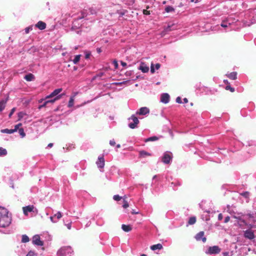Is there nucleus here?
<instances>
[{
	"label": "nucleus",
	"mask_w": 256,
	"mask_h": 256,
	"mask_svg": "<svg viewBox=\"0 0 256 256\" xmlns=\"http://www.w3.org/2000/svg\"><path fill=\"white\" fill-rule=\"evenodd\" d=\"M150 110L147 107H142L136 112V114L138 115L144 116L148 114Z\"/></svg>",
	"instance_id": "nucleus-10"
},
{
	"label": "nucleus",
	"mask_w": 256,
	"mask_h": 256,
	"mask_svg": "<svg viewBox=\"0 0 256 256\" xmlns=\"http://www.w3.org/2000/svg\"><path fill=\"white\" fill-rule=\"evenodd\" d=\"M222 219V214H220L218 216V220H221Z\"/></svg>",
	"instance_id": "nucleus-57"
},
{
	"label": "nucleus",
	"mask_w": 256,
	"mask_h": 256,
	"mask_svg": "<svg viewBox=\"0 0 256 256\" xmlns=\"http://www.w3.org/2000/svg\"><path fill=\"white\" fill-rule=\"evenodd\" d=\"M6 100H2L0 102V112L2 111L6 106Z\"/></svg>",
	"instance_id": "nucleus-25"
},
{
	"label": "nucleus",
	"mask_w": 256,
	"mask_h": 256,
	"mask_svg": "<svg viewBox=\"0 0 256 256\" xmlns=\"http://www.w3.org/2000/svg\"><path fill=\"white\" fill-rule=\"evenodd\" d=\"M237 74L236 72H232L229 74L228 76L232 80H236V78Z\"/></svg>",
	"instance_id": "nucleus-24"
},
{
	"label": "nucleus",
	"mask_w": 256,
	"mask_h": 256,
	"mask_svg": "<svg viewBox=\"0 0 256 256\" xmlns=\"http://www.w3.org/2000/svg\"><path fill=\"white\" fill-rule=\"evenodd\" d=\"M250 216L254 218V220L256 221V212L250 215Z\"/></svg>",
	"instance_id": "nucleus-54"
},
{
	"label": "nucleus",
	"mask_w": 256,
	"mask_h": 256,
	"mask_svg": "<svg viewBox=\"0 0 256 256\" xmlns=\"http://www.w3.org/2000/svg\"><path fill=\"white\" fill-rule=\"evenodd\" d=\"M20 128H18V126L16 125L14 126V128L12 129L14 130V132H16Z\"/></svg>",
	"instance_id": "nucleus-55"
},
{
	"label": "nucleus",
	"mask_w": 256,
	"mask_h": 256,
	"mask_svg": "<svg viewBox=\"0 0 256 256\" xmlns=\"http://www.w3.org/2000/svg\"><path fill=\"white\" fill-rule=\"evenodd\" d=\"M24 79L27 81H32L34 80V76L32 74H30L24 76Z\"/></svg>",
	"instance_id": "nucleus-21"
},
{
	"label": "nucleus",
	"mask_w": 256,
	"mask_h": 256,
	"mask_svg": "<svg viewBox=\"0 0 256 256\" xmlns=\"http://www.w3.org/2000/svg\"><path fill=\"white\" fill-rule=\"evenodd\" d=\"M127 82H128V81H124V82H115V83H114V84H115L116 85L121 86L123 84H126Z\"/></svg>",
	"instance_id": "nucleus-46"
},
{
	"label": "nucleus",
	"mask_w": 256,
	"mask_h": 256,
	"mask_svg": "<svg viewBox=\"0 0 256 256\" xmlns=\"http://www.w3.org/2000/svg\"><path fill=\"white\" fill-rule=\"evenodd\" d=\"M138 70H140L142 72L146 73L148 72L149 67L148 66L144 63L141 62Z\"/></svg>",
	"instance_id": "nucleus-15"
},
{
	"label": "nucleus",
	"mask_w": 256,
	"mask_h": 256,
	"mask_svg": "<svg viewBox=\"0 0 256 256\" xmlns=\"http://www.w3.org/2000/svg\"><path fill=\"white\" fill-rule=\"evenodd\" d=\"M226 90H230L232 92H234V88H231L230 86H226Z\"/></svg>",
	"instance_id": "nucleus-50"
},
{
	"label": "nucleus",
	"mask_w": 256,
	"mask_h": 256,
	"mask_svg": "<svg viewBox=\"0 0 256 256\" xmlns=\"http://www.w3.org/2000/svg\"><path fill=\"white\" fill-rule=\"evenodd\" d=\"M128 206H129V204H128V202L126 200H124L122 207L124 208H128Z\"/></svg>",
	"instance_id": "nucleus-41"
},
{
	"label": "nucleus",
	"mask_w": 256,
	"mask_h": 256,
	"mask_svg": "<svg viewBox=\"0 0 256 256\" xmlns=\"http://www.w3.org/2000/svg\"><path fill=\"white\" fill-rule=\"evenodd\" d=\"M172 158V154L170 152H166L164 154L162 158V161L164 164H169Z\"/></svg>",
	"instance_id": "nucleus-9"
},
{
	"label": "nucleus",
	"mask_w": 256,
	"mask_h": 256,
	"mask_svg": "<svg viewBox=\"0 0 256 256\" xmlns=\"http://www.w3.org/2000/svg\"><path fill=\"white\" fill-rule=\"evenodd\" d=\"M242 242V241H236V242H232L228 248V251L233 250L234 252V250H236L237 248H238L242 252L246 253L248 250L250 251V248L247 246L244 245L243 246H241Z\"/></svg>",
	"instance_id": "nucleus-2"
},
{
	"label": "nucleus",
	"mask_w": 256,
	"mask_h": 256,
	"mask_svg": "<svg viewBox=\"0 0 256 256\" xmlns=\"http://www.w3.org/2000/svg\"><path fill=\"white\" fill-rule=\"evenodd\" d=\"M1 132L2 133H6V134H12L14 133V130H12V129H8V128H6V129H3V130H1Z\"/></svg>",
	"instance_id": "nucleus-30"
},
{
	"label": "nucleus",
	"mask_w": 256,
	"mask_h": 256,
	"mask_svg": "<svg viewBox=\"0 0 256 256\" xmlns=\"http://www.w3.org/2000/svg\"><path fill=\"white\" fill-rule=\"evenodd\" d=\"M165 11L166 12H174V9L173 7H172L171 6H167L165 8Z\"/></svg>",
	"instance_id": "nucleus-31"
},
{
	"label": "nucleus",
	"mask_w": 256,
	"mask_h": 256,
	"mask_svg": "<svg viewBox=\"0 0 256 256\" xmlns=\"http://www.w3.org/2000/svg\"><path fill=\"white\" fill-rule=\"evenodd\" d=\"M11 222V214L6 208L0 206V227L6 228L10 226Z\"/></svg>",
	"instance_id": "nucleus-1"
},
{
	"label": "nucleus",
	"mask_w": 256,
	"mask_h": 256,
	"mask_svg": "<svg viewBox=\"0 0 256 256\" xmlns=\"http://www.w3.org/2000/svg\"><path fill=\"white\" fill-rule=\"evenodd\" d=\"M230 220V218L229 216H226L224 219V222L225 223L228 222H229Z\"/></svg>",
	"instance_id": "nucleus-58"
},
{
	"label": "nucleus",
	"mask_w": 256,
	"mask_h": 256,
	"mask_svg": "<svg viewBox=\"0 0 256 256\" xmlns=\"http://www.w3.org/2000/svg\"><path fill=\"white\" fill-rule=\"evenodd\" d=\"M196 222V218L194 216L191 217L189 218V220L188 221V224L192 225L194 224Z\"/></svg>",
	"instance_id": "nucleus-29"
},
{
	"label": "nucleus",
	"mask_w": 256,
	"mask_h": 256,
	"mask_svg": "<svg viewBox=\"0 0 256 256\" xmlns=\"http://www.w3.org/2000/svg\"><path fill=\"white\" fill-rule=\"evenodd\" d=\"M26 256H38V254L30 250L28 252Z\"/></svg>",
	"instance_id": "nucleus-38"
},
{
	"label": "nucleus",
	"mask_w": 256,
	"mask_h": 256,
	"mask_svg": "<svg viewBox=\"0 0 256 256\" xmlns=\"http://www.w3.org/2000/svg\"><path fill=\"white\" fill-rule=\"evenodd\" d=\"M75 96L76 95H74L73 96L70 97V100L68 102V108H71L74 106Z\"/></svg>",
	"instance_id": "nucleus-22"
},
{
	"label": "nucleus",
	"mask_w": 256,
	"mask_h": 256,
	"mask_svg": "<svg viewBox=\"0 0 256 256\" xmlns=\"http://www.w3.org/2000/svg\"><path fill=\"white\" fill-rule=\"evenodd\" d=\"M162 248V246L160 244L152 245L150 246L151 250H160Z\"/></svg>",
	"instance_id": "nucleus-19"
},
{
	"label": "nucleus",
	"mask_w": 256,
	"mask_h": 256,
	"mask_svg": "<svg viewBox=\"0 0 256 256\" xmlns=\"http://www.w3.org/2000/svg\"><path fill=\"white\" fill-rule=\"evenodd\" d=\"M230 18H227L226 20H224L221 24V26L223 28H226L228 25L225 24V22H229Z\"/></svg>",
	"instance_id": "nucleus-39"
},
{
	"label": "nucleus",
	"mask_w": 256,
	"mask_h": 256,
	"mask_svg": "<svg viewBox=\"0 0 256 256\" xmlns=\"http://www.w3.org/2000/svg\"><path fill=\"white\" fill-rule=\"evenodd\" d=\"M121 64L123 66H126V64L125 62H121Z\"/></svg>",
	"instance_id": "nucleus-61"
},
{
	"label": "nucleus",
	"mask_w": 256,
	"mask_h": 256,
	"mask_svg": "<svg viewBox=\"0 0 256 256\" xmlns=\"http://www.w3.org/2000/svg\"><path fill=\"white\" fill-rule=\"evenodd\" d=\"M16 125H17V126H18V128H20L22 126V124H21V123H20V124H16Z\"/></svg>",
	"instance_id": "nucleus-64"
},
{
	"label": "nucleus",
	"mask_w": 256,
	"mask_h": 256,
	"mask_svg": "<svg viewBox=\"0 0 256 256\" xmlns=\"http://www.w3.org/2000/svg\"><path fill=\"white\" fill-rule=\"evenodd\" d=\"M48 100H46L44 102V104L40 106H39V108H41L43 107H44L46 106L47 104H48V103H52V104H53L54 103L56 100H59V97H55V98H48Z\"/></svg>",
	"instance_id": "nucleus-12"
},
{
	"label": "nucleus",
	"mask_w": 256,
	"mask_h": 256,
	"mask_svg": "<svg viewBox=\"0 0 256 256\" xmlns=\"http://www.w3.org/2000/svg\"><path fill=\"white\" fill-rule=\"evenodd\" d=\"M81 55L78 54L74 56V59L72 60V62L74 64H76L80 60Z\"/></svg>",
	"instance_id": "nucleus-26"
},
{
	"label": "nucleus",
	"mask_w": 256,
	"mask_h": 256,
	"mask_svg": "<svg viewBox=\"0 0 256 256\" xmlns=\"http://www.w3.org/2000/svg\"><path fill=\"white\" fill-rule=\"evenodd\" d=\"M234 251L231 250L230 252L227 251L224 252L222 254L224 256H232L234 255Z\"/></svg>",
	"instance_id": "nucleus-32"
},
{
	"label": "nucleus",
	"mask_w": 256,
	"mask_h": 256,
	"mask_svg": "<svg viewBox=\"0 0 256 256\" xmlns=\"http://www.w3.org/2000/svg\"><path fill=\"white\" fill-rule=\"evenodd\" d=\"M176 102L178 103V104H182V101L181 98L180 97H179V96L176 98Z\"/></svg>",
	"instance_id": "nucleus-49"
},
{
	"label": "nucleus",
	"mask_w": 256,
	"mask_h": 256,
	"mask_svg": "<svg viewBox=\"0 0 256 256\" xmlns=\"http://www.w3.org/2000/svg\"><path fill=\"white\" fill-rule=\"evenodd\" d=\"M62 91V88H57L53 92H52L50 94L47 96L46 98V99H48L50 98H54L55 97H59V99H60L62 97L61 95H60L59 94Z\"/></svg>",
	"instance_id": "nucleus-8"
},
{
	"label": "nucleus",
	"mask_w": 256,
	"mask_h": 256,
	"mask_svg": "<svg viewBox=\"0 0 256 256\" xmlns=\"http://www.w3.org/2000/svg\"><path fill=\"white\" fill-rule=\"evenodd\" d=\"M18 132L22 138H24L26 136V134H25L24 130L22 128H20L18 130Z\"/></svg>",
	"instance_id": "nucleus-34"
},
{
	"label": "nucleus",
	"mask_w": 256,
	"mask_h": 256,
	"mask_svg": "<svg viewBox=\"0 0 256 256\" xmlns=\"http://www.w3.org/2000/svg\"><path fill=\"white\" fill-rule=\"evenodd\" d=\"M132 74V71H127L126 72V76H130Z\"/></svg>",
	"instance_id": "nucleus-56"
},
{
	"label": "nucleus",
	"mask_w": 256,
	"mask_h": 256,
	"mask_svg": "<svg viewBox=\"0 0 256 256\" xmlns=\"http://www.w3.org/2000/svg\"><path fill=\"white\" fill-rule=\"evenodd\" d=\"M65 226H66L68 230H70L72 227V222H70L68 224H66Z\"/></svg>",
	"instance_id": "nucleus-45"
},
{
	"label": "nucleus",
	"mask_w": 256,
	"mask_h": 256,
	"mask_svg": "<svg viewBox=\"0 0 256 256\" xmlns=\"http://www.w3.org/2000/svg\"><path fill=\"white\" fill-rule=\"evenodd\" d=\"M122 228L124 231L126 232H128L132 230V226L129 224H128V225L122 224Z\"/></svg>",
	"instance_id": "nucleus-20"
},
{
	"label": "nucleus",
	"mask_w": 256,
	"mask_h": 256,
	"mask_svg": "<svg viewBox=\"0 0 256 256\" xmlns=\"http://www.w3.org/2000/svg\"><path fill=\"white\" fill-rule=\"evenodd\" d=\"M73 250L70 246L61 248L57 252V256H73Z\"/></svg>",
	"instance_id": "nucleus-3"
},
{
	"label": "nucleus",
	"mask_w": 256,
	"mask_h": 256,
	"mask_svg": "<svg viewBox=\"0 0 256 256\" xmlns=\"http://www.w3.org/2000/svg\"><path fill=\"white\" fill-rule=\"evenodd\" d=\"M184 103H188V100L186 98H184Z\"/></svg>",
	"instance_id": "nucleus-62"
},
{
	"label": "nucleus",
	"mask_w": 256,
	"mask_h": 256,
	"mask_svg": "<svg viewBox=\"0 0 256 256\" xmlns=\"http://www.w3.org/2000/svg\"><path fill=\"white\" fill-rule=\"evenodd\" d=\"M16 110V108H13L12 110H11V112H10V113L9 114V117H11V116L14 113V112H15Z\"/></svg>",
	"instance_id": "nucleus-51"
},
{
	"label": "nucleus",
	"mask_w": 256,
	"mask_h": 256,
	"mask_svg": "<svg viewBox=\"0 0 256 256\" xmlns=\"http://www.w3.org/2000/svg\"><path fill=\"white\" fill-rule=\"evenodd\" d=\"M22 240H29V238L26 234H23L22 236Z\"/></svg>",
	"instance_id": "nucleus-44"
},
{
	"label": "nucleus",
	"mask_w": 256,
	"mask_h": 256,
	"mask_svg": "<svg viewBox=\"0 0 256 256\" xmlns=\"http://www.w3.org/2000/svg\"><path fill=\"white\" fill-rule=\"evenodd\" d=\"M158 140V138L156 136H152V137L149 138L147 140V141H154V140Z\"/></svg>",
	"instance_id": "nucleus-42"
},
{
	"label": "nucleus",
	"mask_w": 256,
	"mask_h": 256,
	"mask_svg": "<svg viewBox=\"0 0 256 256\" xmlns=\"http://www.w3.org/2000/svg\"><path fill=\"white\" fill-rule=\"evenodd\" d=\"M33 244L35 246H42L44 245V241H32Z\"/></svg>",
	"instance_id": "nucleus-33"
},
{
	"label": "nucleus",
	"mask_w": 256,
	"mask_h": 256,
	"mask_svg": "<svg viewBox=\"0 0 256 256\" xmlns=\"http://www.w3.org/2000/svg\"><path fill=\"white\" fill-rule=\"evenodd\" d=\"M7 154V151L5 148L0 147V156H4Z\"/></svg>",
	"instance_id": "nucleus-28"
},
{
	"label": "nucleus",
	"mask_w": 256,
	"mask_h": 256,
	"mask_svg": "<svg viewBox=\"0 0 256 256\" xmlns=\"http://www.w3.org/2000/svg\"><path fill=\"white\" fill-rule=\"evenodd\" d=\"M32 30V28L30 26L25 28V32L26 34H28L30 30Z\"/></svg>",
	"instance_id": "nucleus-47"
},
{
	"label": "nucleus",
	"mask_w": 256,
	"mask_h": 256,
	"mask_svg": "<svg viewBox=\"0 0 256 256\" xmlns=\"http://www.w3.org/2000/svg\"><path fill=\"white\" fill-rule=\"evenodd\" d=\"M53 146V144L52 143H50L48 144V147L52 148Z\"/></svg>",
	"instance_id": "nucleus-63"
},
{
	"label": "nucleus",
	"mask_w": 256,
	"mask_h": 256,
	"mask_svg": "<svg viewBox=\"0 0 256 256\" xmlns=\"http://www.w3.org/2000/svg\"><path fill=\"white\" fill-rule=\"evenodd\" d=\"M113 198L116 201H119L122 199V197L118 195H114L113 196Z\"/></svg>",
	"instance_id": "nucleus-40"
},
{
	"label": "nucleus",
	"mask_w": 256,
	"mask_h": 256,
	"mask_svg": "<svg viewBox=\"0 0 256 256\" xmlns=\"http://www.w3.org/2000/svg\"><path fill=\"white\" fill-rule=\"evenodd\" d=\"M110 146H114V144H116V142H115V141L114 140H112L110 141Z\"/></svg>",
	"instance_id": "nucleus-52"
},
{
	"label": "nucleus",
	"mask_w": 256,
	"mask_h": 256,
	"mask_svg": "<svg viewBox=\"0 0 256 256\" xmlns=\"http://www.w3.org/2000/svg\"><path fill=\"white\" fill-rule=\"evenodd\" d=\"M221 249L216 246H209L206 250L205 252L209 254H217L220 252Z\"/></svg>",
	"instance_id": "nucleus-7"
},
{
	"label": "nucleus",
	"mask_w": 256,
	"mask_h": 256,
	"mask_svg": "<svg viewBox=\"0 0 256 256\" xmlns=\"http://www.w3.org/2000/svg\"><path fill=\"white\" fill-rule=\"evenodd\" d=\"M114 64L115 68H118V64L117 62H116V61H114Z\"/></svg>",
	"instance_id": "nucleus-59"
},
{
	"label": "nucleus",
	"mask_w": 256,
	"mask_h": 256,
	"mask_svg": "<svg viewBox=\"0 0 256 256\" xmlns=\"http://www.w3.org/2000/svg\"><path fill=\"white\" fill-rule=\"evenodd\" d=\"M138 213H139L138 212H136L134 210L132 211V214H138Z\"/></svg>",
	"instance_id": "nucleus-60"
},
{
	"label": "nucleus",
	"mask_w": 256,
	"mask_h": 256,
	"mask_svg": "<svg viewBox=\"0 0 256 256\" xmlns=\"http://www.w3.org/2000/svg\"><path fill=\"white\" fill-rule=\"evenodd\" d=\"M54 218H56L58 220H60L62 217V214L60 212H58L54 215Z\"/></svg>",
	"instance_id": "nucleus-37"
},
{
	"label": "nucleus",
	"mask_w": 256,
	"mask_h": 256,
	"mask_svg": "<svg viewBox=\"0 0 256 256\" xmlns=\"http://www.w3.org/2000/svg\"><path fill=\"white\" fill-rule=\"evenodd\" d=\"M237 222L240 226H243L246 224V222L241 218H238Z\"/></svg>",
	"instance_id": "nucleus-27"
},
{
	"label": "nucleus",
	"mask_w": 256,
	"mask_h": 256,
	"mask_svg": "<svg viewBox=\"0 0 256 256\" xmlns=\"http://www.w3.org/2000/svg\"><path fill=\"white\" fill-rule=\"evenodd\" d=\"M244 236L247 238L252 240L255 238L256 235L254 231L251 230H248L244 232Z\"/></svg>",
	"instance_id": "nucleus-11"
},
{
	"label": "nucleus",
	"mask_w": 256,
	"mask_h": 256,
	"mask_svg": "<svg viewBox=\"0 0 256 256\" xmlns=\"http://www.w3.org/2000/svg\"><path fill=\"white\" fill-rule=\"evenodd\" d=\"M98 166L100 168H104V160L103 156H99L96 162Z\"/></svg>",
	"instance_id": "nucleus-14"
},
{
	"label": "nucleus",
	"mask_w": 256,
	"mask_h": 256,
	"mask_svg": "<svg viewBox=\"0 0 256 256\" xmlns=\"http://www.w3.org/2000/svg\"><path fill=\"white\" fill-rule=\"evenodd\" d=\"M160 66V64H156L155 65L153 64H152L150 66V72L152 74L154 73L155 72V69L158 70Z\"/></svg>",
	"instance_id": "nucleus-18"
},
{
	"label": "nucleus",
	"mask_w": 256,
	"mask_h": 256,
	"mask_svg": "<svg viewBox=\"0 0 256 256\" xmlns=\"http://www.w3.org/2000/svg\"><path fill=\"white\" fill-rule=\"evenodd\" d=\"M84 53L85 54V58L86 59H88L91 56V52L90 51L86 50L84 51Z\"/></svg>",
	"instance_id": "nucleus-36"
},
{
	"label": "nucleus",
	"mask_w": 256,
	"mask_h": 256,
	"mask_svg": "<svg viewBox=\"0 0 256 256\" xmlns=\"http://www.w3.org/2000/svg\"><path fill=\"white\" fill-rule=\"evenodd\" d=\"M36 26L40 30H43L46 28V24L42 21H40L36 24Z\"/></svg>",
	"instance_id": "nucleus-17"
},
{
	"label": "nucleus",
	"mask_w": 256,
	"mask_h": 256,
	"mask_svg": "<svg viewBox=\"0 0 256 256\" xmlns=\"http://www.w3.org/2000/svg\"><path fill=\"white\" fill-rule=\"evenodd\" d=\"M170 96L167 93H164L161 95L160 102L164 104H167L170 101Z\"/></svg>",
	"instance_id": "nucleus-13"
},
{
	"label": "nucleus",
	"mask_w": 256,
	"mask_h": 256,
	"mask_svg": "<svg viewBox=\"0 0 256 256\" xmlns=\"http://www.w3.org/2000/svg\"><path fill=\"white\" fill-rule=\"evenodd\" d=\"M78 20H75L73 22V26H72V28L73 29H76V28H78V26H76V24H78Z\"/></svg>",
	"instance_id": "nucleus-43"
},
{
	"label": "nucleus",
	"mask_w": 256,
	"mask_h": 256,
	"mask_svg": "<svg viewBox=\"0 0 256 256\" xmlns=\"http://www.w3.org/2000/svg\"><path fill=\"white\" fill-rule=\"evenodd\" d=\"M140 156H141L142 158H144L147 156H150L151 154L150 153H148L146 151L142 150V151L140 152Z\"/></svg>",
	"instance_id": "nucleus-23"
},
{
	"label": "nucleus",
	"mask_w": 256,
	"mask_h": 256,
	"mask_svg": "<svg viewBox=\"0 0 256 256\" xmlns=\"http://www.w3.org/2000/svg\"><path fill=\"white\" fill-rule=\"evenodd\" d=\"M128 126L132 129L136 128L139 123L138 118L134 115H132L131 117L128 118Z\"/></svg>",
	"instance_id": "nucleus-6"
},
{
	"label": "nucleus",
	"mask_w": 256,
	"mask_h": 256,
	"mask_svg": "<svg viewBox=\"0 0 256 256\" xmlns=\"http://www.w3.org/2000/svg\"><path fill=\"white\" fill-rule=\"evenodd\" d=\"M25 115H26V114L24 112H20L18 114V120H20Z\"/></svg>",
	"instance_id": "nucleus-35"
},
{
	"label": "nucleus",
	"mask_w": 256,
	"mask_h": 256,
	"mask_svg": "<svg viewBox=\"0 0 256 256\" xmlns=\"http://www.w3.org/2000/svg\"><path fill=\"white\" fill-rule=\"evenodd\" d=\"M22 210L25 216H28V212H32L35 214L38 213V210L33 205H29L22 208Z\"/></svg>",
	"instance_id": "nucleus-5"
},
{
	"label": "nucleus",
	"mask_w": 256,
	"mask_h": 256,
	"mask_svg": "<svg viewBox=\"0 0 256 256\" xmlns=\"http://www.w3.org/2000/svg\"><path fill=\"white\" fill-rule=\"evenodd\" d=\"M195 238L196 240H206V238L204 236V232H199L196 235Z\"/></svg>",
	"instance_id": "nucleus-16"
},
{
	"label": "nucleus",
	"mask_w": 256,
	"mask_h": 256,
	"mask_svg": "<svg viewBox=\"0 0 256 256\" xmlns=\"http://www.w3.org/2000/svg\"><path fill=\"white\" fill-rule=\"evenodd\" d=\"M143 13H144V14H146V15H148V14H150V11L148 10H143Z\"/></svg>",
	"instance_id": "nucleus-53"
},
{
	"label": "nucleus",
	"mask_w": 256,
	"mask_h": 256,
	"mask_svg": "<svg viewBox=\"0 0 256 256\" xmlns=\"http://www.w3.org/2000/svg\"><path fill=\"white\" fill-rule=\"evenodd\" d=\"M50 221L53 222V223H56L58 222V220H56L55 219H54V216H52L50 217Z\"/></svg>",
	"instance_id": "nucleus-48"
},
{
	"label": "nucleus",
	"mask_w": 256,
	"mask_h": 256,
	"mask_svg": "<svg viewBox=\"0 0 256 256\" xmlns=\"http://www.w3.org/2000/svg\"><path fill=\"white\" fill-rule=\"evenodd\" d=\"M52 238V236L48 232H44L40 234H36L32 237V240H48Z\"/></svg>",
	"instance_id": "nucleus-4"
}]
</instances>
